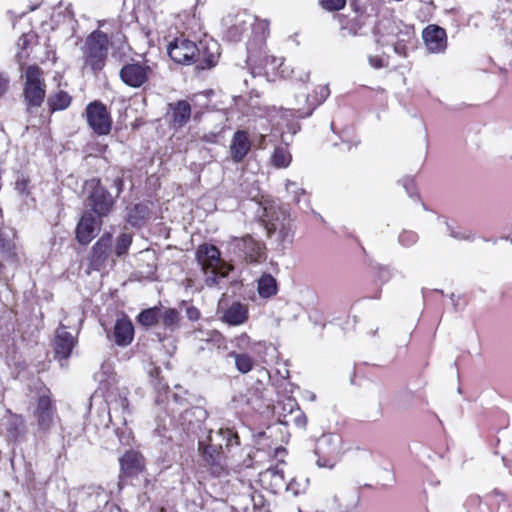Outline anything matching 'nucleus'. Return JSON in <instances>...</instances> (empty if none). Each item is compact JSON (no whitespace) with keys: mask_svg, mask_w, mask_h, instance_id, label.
Segmentation results:
<instances>
[{"mask_svg":"<svg viewBox=\"0 0 512 512\" xmlns=\"http://www.w3.org/2000/svg\"><path fill=\"white\" fill-rule=\"evenodd\" d=\"M292 160L291 154L284 146H278L274 149L271 161L273 166L277 168L287 167Z\"/></svg>","mask_w":512,"mask_h":512,"instance_id":"473e14b6","label":"nucleus"},{"mask_svg":"<svg viewBox=\"0 0 512 512\" xmlns=\"http://www.w3.org/2000/svg\"><path fill=\"white\" fill-rule=\"evenodd\" d=\"M248 318L249 310L247 305L236 301L223 311L221 321L230 326H239L247 322Z\"/></svg>","mask_w":512,"mask_h":512,"instance_id":"b1692460","label":"nucleus"},{"mask_svg":"<svg viewBox=\"0 0 512 512\" xmlns=\"http://www.w3.org/2000/svg\"><path fill=\"white\" fill-rule=\"evenodd\" d=\"M71 102L72 97L64 90L52 93L47 99V105L51 113L67 109Z\"/></svg>","mask_w":512,"mask_h":512,"instance_id":"c85d7f7f","label":"nucleus"},{"mask_svg":"<svg viewBox=\"0 0 512 512\" xmlns=\"http://www.w3.org/2000/svg\"><path fill=\"white\" fill-rule=\"evenodd\" d=\"M112 186L116 188V197L124 191V174L116 176L112 181Z\"/></svg>","mask_w":512,"mask_h":512,"instance_id":"c03bdc74","label":"nucleus"},{"mask_svg":"<svg viewBox=\"0 0 512 512\" xmlns=\"http://www.w3.org/2000/svg\"><path fill=\"white\" fill-rule=\"evenodd\" d=\"M503 297H508L509 299L512 300V287H507L504 291H503Z\"/></svg>","mask_w":512,"mask_h":512,"instance_id":"864d4df0","label":"nucleus"},{"mask_svg":"<svg viewBox=\"0 0 512 512\" xmlns=\"http://www.w3.org/2000/svg\"><path fill=\"white\" fill-rule=\"evenodd\" d=\"M201 442L218 450L230 453L234 447L241 444L240 436L234 428L220 427L217 430L210 429L205 439Z\"/></svg>","mask_w":512,"mask_h":512,"instance_id":"9b49d317","label":"nucleus"},{"mask_svg":"<svg viewBox=\"0 0 512 512\" xmlns=\"http://www.w3.org/2000/svg\"><path fill=\"white\" fill-rule=\"evenodd\" d=\"M405 237H408V238H410V240L414 241L416 236H415L414 234H412V233H403V234L400 236L401 241H404V238H405Z\"/></svg>","mask_w":512,"mask_h":512,"instance_id":"5fc2aeb1","label":"nucleus"},{"mask_svg":"<svg viewBox=\"0 0 512 512\" xmlns=\"http://www.w3.org/2000/svg\"><path fill=\"white\" fill-rule=\"evenodd\" d=\"M407 42H409V40L398 39L394 44L395 53L401 57H406L408 53Z\"/></svg>","mask_w":512,"mask_h":512,"instance_id":"79ce46f5","label":"nucleus"},{"mask_svg":"<svg viewBox=\"0 0 512 512\" xmlns=\"http://www.w3.org/2000/svg\"><path fill=\"white\" fill-rule=\"evenodd\" d=\"M151 384L158 392H164L167 394L170 391V387L168 383L164 381L163 377L157 380H151Z\"/></svg>","mask_w":512,"mask_h":512,"instance_id":"37998d69","label":"nucleus"},{"mask_svg":"<svg viewBox=\"0 0 512 512\" xmlns=\"http://www.w3.org/2000/svg\"><path fill=\"white\" fill-rule=\"evenodd\" d=\"M235 342H236V346L241 349V348L249 345L250 337L247 333H242L241 335H239L235 338Z\"/></svg>","mask_w":512,"mask_h":512,"instance_id":"49530a36","label":"nucleus"},{"mask_svg":"<svg viewBox=\"0 0 512 512\" xmlns=\"http://www.w3.org/2000/svg\"><path fill=\"white\" fill-rule=\"evenodd\" d=\"M103 218L92 212L85 211L80 217L75 228V239L82 245L87 246L97 235L103 225Z\"/></svg>","mask_w":512,"mask_h":512,"instance_id":"4468645a","label":"nucleus"},{"mask_svg":"<svg viewBox=\"0 0 512 512\" xmlns=\"http://www.w3.org/2000/svg\"><path fill=\"white\" fill-rule=\"evenodd\" d=\"M265 229L267 231V235L271 236L277 230V226L274 223L268 222L265 223Z\"/></svg>","mask_w":512,"mask_h":512,"instance_id":"3c124183","label":"nucleus"},{"mask_svg":"<svg viewBox=\"0 0 512 512\" xmlns=\"http://www.w3.org/2000/svg\"><path fill=\"white\" fill-rule=\"evenodd\" d=\"M285 448L282 446H277L274 448V456H277L279 453H284Z\"/></svg>","mask_w":512,"mask_h":512,"instance_id":"13d9d810","label":"nucleus"},{"mask_svg":"<svg viewBox=\"0 0 512 512\" xmlns=\"http://www.w3.org/2000/svg\"><path fill=\"white\" fill-rule=\"evenodd\" d=\"M251 149L249 134L245 130H237L231 141L230 155L234 162L239 163L247 156Z\"/></svg>","mask_w":512,"mask_h":512,"instance_id":"5701e85b","label":"nucleus"},{"mask_svg":"<svg viewBox=\"0 0 512 512\" xmlns=\"http://www.w3.org/2000/svg\"><path fill=\"white\" fill-rule=\"evenodd\" d=\"M233 252L247 263H258L265 258V245L247 234L233 238Z\"/></svg>","mask_w":512,"mask_h":512,"instance_id":"9d476101","label":"nucleus"},{"mask_svg":"<svg viewBox=\"0 0 512 512\" xmlns=\"http://www.w3.org/2000/svg\"><path fill=\"white\" fill-rule=\"evenodd\" d=\"M112 238L113 237L110 232H105L91 247L87 258L88 266L86 273L88 275L93 271H100L104 268L111 251Z\"/></svg>","mask_w":512,"mask_h":512,"instance_id":"ddd939ff","label":"nucleus"},{"mask_svg":"<svg viewBox=\"0 0 512 512\" xmlns=\"http://www.w3.org/2000/svg\"><path fill=\"white\" fill-rule=\"evenodd\" d=\"M7 420L5 423V429L7 437L17 442L24 437L27 431L26 421L23 415L7 410Z\"/></svg>","mask_w":512,"mask_h":512,"instance_id":"393cba45","label":"nucleus"},{"mask_svg":"<svg viewBox=\"0 0 512 512\" xmlns=\"http://www.w3.org/2000/svg\"><path fill=\"white\" fill-rule=\"evenodd\" d=\"M247 62L258 73H263L271 78H284L287 75V69L284 67V58L271 55L266 48L260 49L254 45L249 48Z\"/></svg>","mask_w":512,"mask_h":512,"instance_id":"423d86ee","label":"nucleus"},{"mask_svg":"<svg viewBox=\"0 0 512 512\" xmlns=\"http://www.w3.org/2000/svg\"><path fill=\"white\" fill-rule=\"evenodd\" d=\"M121 406L123 407V409H128V407H129V400L126 397H123L121 399Z\"/></svg>","mask_w":512,"mask_h":512,"instance_id":"4d7b16f0","label":"nucleus"},{"mask_svg":"<svg viewBox=\"0 0 512 512\" xmlns=\"http://www.w3.org/2000/svg\"><path fill=\"white\" fill-rule=\"evenodd\" d=\"M422 38L431 53H444L448 47L446 30L439 25L429 24L422 31Z\"/></svg>","mask_w":512,"mask_h":512,"instance_id":"f3484780","label":"nucleus"},{"mask_svg":"<svg viewBox=\"0 0 512 512\" xmlns=\"http://www.w3.org/2000/svg\"><path fill=\"white\" fill-rule=\"evenodd\" d=\"M291 416H292V419L291 421L297 426V427H300V428H304L307 424V417L305 415V413L300 410V408H297L296 411H293L291 409Z\"/></svg>","mask_w":512,"mask_h":512,"instance_id":"a19ab883","label":"nucleus"},{"mask_svg":"<svg viewBox=\"0 0 512 512\" xmlns=\"http://www.w3.org/2000/svg\"><path fill=\"white\" fill-rule=\"evenodd\" d=\"M350 7L356 16L367 18V6L361 0H350Z\"/></svg>","mask_w":512,"mask_h":512,"instance_id":"ea45409f","label":"nucleus"},{"mask_svg":"<svg viewBox=\"0 0 512 512\" xmlns=\"http://www.w3.org/2000/svg\"><path fill=\"white\" fill-rule=\"evenodd\" d=\"M336 18L339 22L340 30L344 32V35L350 36H357L366 22V19L344 13L337 14Z\"/></svg>","mask_w":512,"mask_h":512,"instance_id":"cd10ccee","label":"nucleus"},{"mask_svg":"<svg viewBox=\"0 0 512 512\" xmlns=\"http://www.w3.org/2000/svg\"><path fill=\"white\" fill-rule=\"evenodd\" d=\"M161 316V309L158 306L142 310L136 317L137 322L144 327L155 326Z\"/></svg>","mask_w":512,"mask_h":512,"instance_id":"2f4dec72","label":"nucleus"},{"mask_svg":"<svg viewBox=\"0 0 512 512\" xmlns=\"http://www.w3.org/2000/svg\"><path fill=\"white\" fill-rule=\"evenodd\" d=\"M84 117L88 127L98 136L110 134L113 119L107 106L100 100H94L87 104Z\"/></svg>","mask_w":512,"mask_h":512,"instance_id":"1a4fd4ad","label":"nucleus"},{"mask_svg":"<svg viewBox=\"0 0 512 512\" xmlns=\"http://www.w3.org/2000/svg\"><path fill=\"white\" fill-rule=\"evenodd\" d=\"M265 142H266V137L264 135H261L258 147L260 149L265 148Z\"/></svg>","mask_w":512,"mask_h":512,"instance_id":"6e6d98bb","label":"nucleus"},{"mask_svg":"<svg viewBox=\"0 0 512 512\" xmlns=\"http://www.w3.org/2000/svg\"><path fill=\"white\" fill-rule=\"evenodd\" d=\"M205 341L213 348L218 350H226L227 349V339L226 337L219 332L218 330H211L207 332V338Z\"/></svg>","mask_w":512,"mask_h":512,"instance_id":"e433bc0d","label":"nucleus"},{"mask_svg":"<svg viewBox=\"0 0 512 512\" xmlns=\"http://www.w3.org/2000/svg\"><path fill=\"white\" fill-rule=\"evenodd\" d=\"M119 78L130 88L146 90L155 78V70L148 60L132 58L120 68Z\"/></svg>","mask_w":512,"mask_h":512,"instance_id":"7ed1b4c3","label":"nucleus"},{"mask_svg":"<svg viewBox=\"0 0 512 512\" xmlns=\"http://www.w3.org/2000/svg\"><path fill=\"white\" fill-rule=\"evenodd\" d=\"M14 246L10 244L8 240L0 235V251L11 252Z\"/></svg>","mask_w":512,"mask_h":512,"instance_id":"de8ad7c7","label":"nucleus"},{"mask_svg":"<svg viewBox=\"0 0 512 512\" xmlns=\"http://www.w3.org/2000/svg\"><path fill=\"white\" fill-rule=\"evenodd\" d=\"M369 63L372 67H374L375 69H380V68H383L387 65V63H385L383 57L381 56H370L369 57Z\"/></svg>","mask_w":512,"mask_h":512,"instance_id":"a18cd8bd","label":"nucleus"},{"mask_svg":"<svg viewBox=\"0 0 512 512\" xmlns=\"http://www.w3.org/2000/svg\"><path fill=\"white\" fill-rule=\"evenodd\" d=\"M87 190L86 202L90 208L89 212L105 218L108 217L115 207L116 200L102 184L101 179L93 177L85 182Z\"/></svg>","mask_w":512,"mask_h":512,"instance_id":"39448f33","label":"nucleus"},{"mask_svg":"<svg viewBox=\"0 0 512 512\" xmlns=\"http://www.w3.org/2000/svg\"><path fill=\"white\" fill-rule=\"evenodd\" d=\"M38 35L35 31L30 30L22 33L17 41V46L21 50V54L25 53L28 56V50L32 45L37 44Z\"/></svg>","mask_w":512,"mask_h":512,"instance_id":"f704fd0d","label":"nucleus"},{"mask_svg":"<svg viewBox=\"0 0 512 512\" xmlns=\"http://www.w3.org/2000/svg\"><path fill=\"white\" fill-rule=\"evenodd\" d=\"M186 392L183 394L173 393L171 398L167 400L165 412L173 419H178L181 425H185L187 422L190 424L191 420L188 416L194 414L195 408L191 406L188 399L185 397Z\"/></svg>","mask_w":512,"mask_h":512,"instance_id":"dca6fc26","label":"nucleus"},{"mask_svg":"<svg viewBox=\"0 0 512 512\" xmlns=\"http://www.w3.org/2000/svg\"><path fill=\"white\" fill-rule=\"evenodd\" d=\"M113 338L116 345L126 347L134 339V326L128 316L118 318L113 329Z\"/></svg>","mask_w":512,"mask_h":512,"instance_id":"4be33fe9","label":"nucleus"},{"mask_svg":"<svg viewBox=\"0 0 512 512\" xmlns=\"http://www.w3.org/2000/svg\"><path fill=\"white\" fill-rule=\"evenodd\" d=\"M257 290L262 298H270L277 294L278 285L276 279L269 273H264L258 280Z\"/></svg>","mask_w":512,"mask_h":512,"instance_id":"c756f323","label":"nucleus"},{"mask_svg":"<svg viewBox=\"0 0 512 512\" xmlns=\"http://www.w3.org/2000/svg\"><path fill=\"white\" fill-rule=\"evenodd\" d=\"M46 96L44 71L37 64L28 65L23 75V98L28 108L40 107Z\"/></svg>","mask_w":512,"mask_h":512,"instance_id":"20e7f679","label":"nucleus"},{"mask_svg":"<svg viewBox=\"0 0 512 512\" xmlns=\"http://www.w3.org/2000/svg\"><path fill=\"white\" fill-rule=\"evenodd\" d=\"M150 217V209L146 203H136L127 207L126 221L133 227H141Z\"/></svg>","mask_w":512,"mask_h":512,"instance_id":"a878e982","label":"nucleus"},{"mask_svg":"<svg viewBox=\"0 0 512 512\" xmlns=\"http://www.w3.org/2000/svg\"><path fill=\"white\" fill-rule=\"evenodd\" d=\"M260 482L265 489L270 490L274 494L282 490L291 491L294 495L298 494V491L294 489V483L292 481L287 483L283 470L277 466L261 472Z\"/></svg>","mask_w":512,"mask_h":512,"instance_id":"2eb2a0df","label":"nucleus"},{"mask_svg":"<svg viewBox=\"0 0 512 512\" xmlns=\"http://www.w3.org/2000/svg\"><path fill=\"white\" fill-rule=\"evenodd\" d=\"M195 257L202 270L214 276L226 277L232 269V266L221 258L219 248L210 243L200 244L196 249Z\"/></svg>","mask_w":512,"mask_h":512,"instance_id":"6e6552de","label":"nucleus"},{"mask_svg":"<svg viewBox=\"0 0 512 512\" xmlns=\"http://www.w3.org/2000/svg\"><path fill=\"white\" fill-rule=\"evenodd\" d=\"M9 80L0 74V96H2L8 89Z\"/></svg>","mask_w":512,"mask_h":512,"instance_id":"8fccbe9b","label":"nucleus"},{"mask_svg":"<svg viewBox=\"0 0 512 512\" xmlns=\"http://www.w3.org/2000/svg\"><path fill=\"white\" fill-rule=\"evenodd\" d=\"M219 50L220 47L215 41H200L198 45L199 56L195 60L196 67L205 70L216 66L220 57Z\"/></svg>","mask_w":512,"mask_h":512,"instance_id":"aec40b11","label":"nucleus"},{"mask_svg":"<svg viewBox=\"0 0 512 512\" xmlns=\"http://www.w3.org/2000/svg\"><path fill=\"white\" fill-rule=\"evenodd\" d=\"M161 374H162V370L159 366H154L149 372V376H150L151 380L160 379L162 377Z\"/></svg>","mask_w":512,"mask_h":512,"instance_id":"09e8293b","label":"nucleus"},{"mask_svg":"<svg viewBox=\"0 0 512 512\" xmlns=\"http://www.w3.org/2000/svg\"><path fill=\"white\" fill-rule=\"evenodd\" d=\"M77 342V338L67 331V327L60 324L55 332L53 342L54 358L59 361L67 360L71 356Z\"/></svg>","mask_w":512,"mask_h":512,"instance_id":"a211bd4d","label":"nucleus"},{"mask_svg":"<svg viewBox=\"0 0 512 512\" xmlns=\"http://www.w3.org/2000/svg\"><path fill=\"white\" fill-rule=\"evenodd\" d=\"M32 416L34 418L37 431L44 435L49 434L55 426L56 421L60 419L56 402L48 387L43 386L38 390Z\"/></svg>","mask_w":512,"mask_h":512,"instance_id":"f03ea898","label":"nucleus"},{"mask_svg":"<svg viewBox=\"0 0 512 512\" xmlns=\"http://www.w3.org/2000/svg\"><path fill=\"white\" fill-rule=\"evenodd\" d=\"M269 25L267 20H256L252 27V37L247 43V52L252 45L260 49L266 48V39L270 34Z\"/></svg>","mask_w":512,"mask_h":512,"instance_id":"bb28decb","label":"nucleus"},{"mask_svg":"<svg viewBox=\"0 0 512 512\" xmlns=\"http://www.w3.org/2000/svg\"><path fill=\"white\" fill-rule=\"evenodd\" d=\"M347 0H319L320 6L329 12L342 10L346 6Z\"/></svg>","mask_w":512,"mask_h":512,"instance_id":"58836bf2","label":"nucleus"},{"mask_svg":"<svg viewBox=\"0 0 512 512\" xmlns=\"http://www.w3.org/2000/svg\"><path fill=\"white\" fill-rule=\"evenodd\" d=\"M133 237L128 233H121L116 238L115 249L114 252L117 257H122L126 255L129 251L130 246L132 245Z\"/></svg>","mask_w":512,"mask_h":512,"instance_id":"c9c22d12","label":"nucleus"},{"mask_svg":"<svg viewBox=\"0 0 512 512\" xmlns=\"http://www.w3.org/2000/svg\"><path fill=\"white\" fill-rule=\"evenodd\" d=\"M30 183V178L24 174H21L15 181V190L21 196H29L31 194Z\"/></svg>","mask_w":512,"mask_h":512,"instance_id":"4c0bfd02","label":"nucleus"},{"mask_svg":"<svg viewBox=\"0 0 512 512\" xmlns=\"http://www.w3.org/2000/svg\"><path fill=\"white\" fill-rule=\"evenodd\" d=\"M170 123L172 127L183 128L190 120L192 108L187 100H178L169 104Z\"/></svg>","mask_w":512,"mask_h":512,"instance_id":"412c9836","label":"nucleus"},{"mask_svg":"<svg viewBox=\"0 0 512 512\" xmlns=\"http://www.w3.org/2000/svg\"><path fill=\"white\" fill-rule=\"evenodd\" d=\"M228 357L234 358L236 369L242 373L247 374L254 368V359L247 353H238L236 351H230Z\"/></svg>","mask_w":512,"mask_h":512,"instance_id":"7c9ffc66","label":"nucleus"},{"mask_svg":"<svg viewBox=\"0 0 512 512\" xmlns=\"http://www.w3.org/2000/svg\"><path fill=\"white\" fill-rule=\"evenodd\" d=\"M199 466L212 478H223L230 474L228 453L198 441Z\"/></svg>","mask_w":512,"mask_h":512,"instance_id":"0eeeda50","label":"nucleus"},{"mask_svg":"<svg viewBox=\"0 0 512 512\" xmlns=\"http://www.w3.org/2000/svg\"><path fill=\"white\" fill-rule=\"evenodd\" d=\"M109 49L110 39L107 33L100 29L89 33L81 47L82 69L98 76L107 64Z\"/></svg>","mask_w":512,"mask_h":512,"instance_id":"f257e3e1","label":"nucleus"},{"mask_svg":"<svg viewBox=\"0 0 512 512\" xmlns=\"http://www.w3.org/2000/svg\"><path fill=\"white\" fill-rule=\"evenodd\" d=\"M169 57L178 64H195L196 57L199 56L198 45L186 38H175L167 47Z\"/></svg>","mask_w":512,"mask_h":512,"instance_id":"f8f14e48","label":"nucleus"},{"mask_svg":"<svg viewBox=\"0 0 512 512\" xmlns=\"http://www.w3.org/2000/svg\"><path fill=\"white\" fill-rule=\"evenodd\" d=\"M360 139L358 137H354L352 141L344 143L347 145L348 149H351L352 147H357L360 144Z\"/></svg>","mask_w":512,"mask_h":512,"instance_id":"603ef678","label":"nucleus"},{"mask_svg":"<svg viewBox=\"0 0 512 512\" xmlns=\"http://www.w3.org/2000/svg\"><path fill=\"white\" fill-rule=\"evenodd\" d=\"M201 118V113L200 112H197L194 114V120H200Z\"/></svg>","mask_w":512,"mask_h":512,"instance_id":"bf43d9fd","label":"nucleus"},{"mask_svg":"<svg viewBox=\"0 0 512 512\" xmlns=\"http://www.w3.org/2000/svg\"><path fill=\"white\" fill-rule=\"evenodd\" d=\"M163 326L174 331L180 321V313L175 308H168L160 316Z\"/></svg>","mask_w":512,"mask_h":512,"instance_id":"72a5a7b5","label":"nucleus"},{"mask_svg":"<svg viewBox=\"0 0 512 512\" xmlns=\"http://www.w3.org/2000/svg\"><path fill=\"white\" fill-rule=\"evenodd\" d=\"M4 265L0 262V272L3 270Z\"/></svg>","mask_w":512,"mask_h":512,"instance_id":"052dcab7","label":"nucleus"},{"mask_svg":"<svg viewBox=\"0 0 512 512\" xmlns=\"http://www.w3.org/2000/svg\"><path fill=\"white\" fill-rule=\"evenodd\" d=\"M120 474L127 478L136 477L146 468L144 456L134 449H129L119 458Z\"/></svg>","mask_w":512,"mask_h":512,"instance_id":"6ab92c4d","label":"nucleus"}]
</instances>
